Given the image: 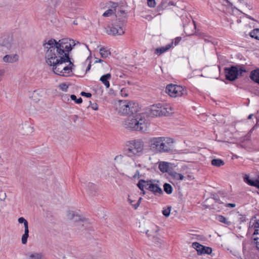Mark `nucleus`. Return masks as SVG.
Returning a JSON list of instances; mask_svg holds the SVG:
<instances>
[{"label":"nucleus","instance_id":"obj_12","mask_svg":"<svg viewBox=\"0 0 259 259\" xmlns=\"http://www.w3.org/2000/svg\"><path fill=\"white\" fill-rule=\"evenodd\" d=\"M13 45V37L12 35H4L1 38L0 46L8 50L12 48Z\"/></svg>","mask_w":259,"mask_h":259},{"label":"nucleus","instance_id":"obj_62","mask_svg":"<svg viewBox=\"0 0 259 259\" xmlns=\"http://www.w3.org/2000/svg\"><path fill=\"white\" fill-rule=\"evenodd\" d=\"M214 199L217 200L218 199H217V198H214Z\"/></svg>","mask_w":259,"mask_h":259},{"label":"nucleus","instance_id":"obj_6","mask_svg":"<svg viewBox=\"0 0 259 259\" xmlns=\"http://www.w3.org/2000/svg\"><path fill=\"white\" fill-rule=\"evenodd\" d=\"M165 92L171 97H181L187 94L185 88L173 84H169L166 86Z\"/></svg>","mask_w":259,"mask_h":259},{"label":"nucleus","instance_id":"obj_25","mask_svg":"<svg viewBox=\"0 0 259 259\" xmlns=\"http://www.w3.org/2000/svg\"><path fill=\"white\" fill-rule=\"evenodd\" d=\"M159 169L162 172H166L168 171L169 165L167 162H162L159 164Z\"/></svg>","mask_w":259,"mask_h":259},{"label":"nucleus","instance_id":"obj_20","mask_svg":"<svg viewBox=\"0 0 259 259\" xmlns=\"http://www.w3.org/2000/svg\"><path fill=\"white\" fill-rule=\"evenodd\" d=\"M111 77V74L107 73L105 75H102L100 78V80L104 84V85L107 89H108L110 87V83L109 81V79H110Z\"/></svg>","mask_w":259,"mask_h":259},{"label":"nucleus","instance_id":"obj_26","mask_svg":"<svg viewBox=\"0 0 259 259\" xmlns=\"http://www.w3.org/2000/svg\"><path fill=\"white\" fill-rule=\"evenodd\" d=\"M211 163L212 165L217 167H220L225 164L224 161L221 159H213Z\"/></svg>","mask_w":259,"mask_h":259},{"label":"nucleus","instance_id":"obj_15","mask_svg":"<svg viewBox=\"0 0 259 259\" xmlns=\"http://www.w3.org/2000/svg\"><path fill=\"white\" fill-rule=\"evenodd\" d=\"M243 180L249 186L255 187L259 189V175L257 176V179L253 180L249 179L248 175H245L243 178Z\"/></svg>","mask_w":259,"mask_h":259},{"label":"nucleus","instance_id":"obj_29","mask_svg":"<svg viewBox=\"0 0 259 259\" xmlns=\"http://www.w3.org/2000/svg\"><path fill=\"white\" fill-rule=\"evenodd\" d=\"M249 35L252 38L259 40V28H255L252 30L249 33Z\"/></svg>","mask_w":259,"mask_h":259},{"label":"nucleus","instance_id":"obj_27","mask_svg":"<svg viewBox=\"0 0 259 259\" xmlns=\"http://www.w3.org/2000/svg\"><path fill=\"white\" fill-rule=\"evenodd\" d=\"M29 236V229L28 228H24V233L22 236V243L23 244H25L27 243V239Z\"/></svg>","mask_w":259,"mask_h":259},{"label":"nucleus","instance_id":"obj_30","mask_svg":"<svg viewBox=\"0 0 259 259\" xmlns=\"http://www.w3.org/2000/svg\"><path fill=\"white\" fill-rule=\"evenodd\" d=\"M217 220L227 225L230 226L232 224L231 222L228 221L225 217L220 215H218L217 217Z\"/></svg>","mask_w":259,"mask_h":259},{"label":"nucleus","instance_id":"obj_60","mask_svg":"<svg viewBox=\"0 0 259 259\" xmlns=\"http://www.w3.org/2000/svg\"><path fill=\"white\" fill-rule=\"evenodd\" d=\"M74 24H75V25L77 24L76 22H75V21L74 22Z\"/></svg>","mask_w":259,"mask_h":259},{"label":"nucleus","instance_id":"obj_44","mask_svg":"<svg viewBox=\"0 0 259 259\" xmlns=\"http://www.w3.org/2000/svg\"><path fill=\"white\" fill-rule=\"evenodd\" d=\"M181 39H182V37H176L175 39V42H174L175 45L177 46V45H178L179 44V42H180V41L181 40Z\"/></svg>","mask_w":259,"mask_h":259},{"label":"nucleus","instance_id":"obj_40","mask_svg":"<svg viewBox=\"0 0 259 259\" xmlns=\"http://www.w3.org/2000/svg\"><path fill=\"white\" fill-rule=\"evenodd\" d=\"M60 89L63 91H66L68 89V86L64 83H61L60 85Z\"/></svg>","mask_w":259,"mask_h":259},{"label":"nucleus","instance_id":"obj_56","mask_svg":"<svg viewBox=\"0 0 259 259\" xmlns=\"http://www.w3.org/2000/svg\"><path fill=\"white\" fill-rule=\"evenodd\" d=\"M121 95H122V96H124V97H126V96H127V94H125H125L123 93H122V91H121Z\"/></svg>","mask_w":259,"mask_h":259},{"label":"nucleus","instance_id":"obj_32","mask_svg":"<svg viewBox=\"0 0 259 259\" xmlns=\"http://www.w3.org/2000/svg\"><path fill=\"white\" fill-rule=\"evenodd\" d=\"M171 176L172 178L177 180H183L184 178V177L182 174L176 172H172Z\"/></svg>","mask_w":259,"mask_h":259},{"label":"nucleus","instance_id":"obj_47","mask_svg":"<svg viewBox=\"0 0 259 259\" xmlns=\"http://www.w3.org/2000/svg\"><path fill=\"white\" fill-rule=\"evenodd\" d=\"M92 108L94 110H97L98 109V106L97 104L94 103L92 105Z\"/></svg>","mask_w":259,"mask_h":259},{"label":"nucleus","instance_id":"obj_4","mask_svg":"<svg viewBox=\"0 0 259 259\" xmlns=\"http://www.w3.org/2000/svg\"><path fill=\"white\" fill-rule=\"evenodd\" d=\"M126 153L128 156H140L143 154L144 144L141 139L131 140L127 142Z\"/></svg>","mask_w":259,"mask_h":259},{"label":"nucleus","instance_id":"obj_61","mask_svg":"<svg viewBox=\"0 0 259 259\" xmlns=\"http://www.w3.org/2000/svg\"><path fill=\"white\" fill-rule=\"evenodd\" d=\"M214 199L217 200L218 199H217V198H214Z\"/></svg>","mask_w":259,"mask_h":259},{"label":"nucleus","instance_id":"obj_13","mask_svg":"<svg viewBox=\"0 0 259 259\" xmlns=\"http://www.w3.org/2000/svg\"><path fill=\"white\" fill-rule=\"evenodd\" d=\"M87 192L91 197H95L99 195L98 187L93 183H88L86 185Z\"/></svg>","mask_w":259,"mask_h":259},{"label":"nucleus","instance_id":"obj_42","mask_svg":"<svg viewBox=\"0 0 259 259\" xmlns=\"http://www.w3.org/2000/svg\"><path fill=\"white\" fill-rule=\"evenodd\" d=\"M80 94L81 96L86 97L87 98H90L92 96V94L91 93H86L84 92H82Z\"/></svg>","mask_w":259,"mask_h":259},{"label":"nucleus","instance_id":"obj_37","mask_svg":"<svg viewBox=\"0 0 259 259\" xmlns=\"http://www.w3.org/2000/svg\"><path fill=\"white\" fill-rule=\"evenodd\" d=\"M147 5L149 7L153 8L156 5L155 0H147Z\"/></svg>","mask_w":259,"mask_h":259},{"label":"nucleus","instance_id":"obj_43","mask_svg":"<svg viewBox=\"0 0 259 259\" xmlns=\"http://www.w3.org/2000/svg\"><path fill=\"white\" fill-rule=\"evenodd\" d=\"M142 199V198L141 197L139 198L138 202L136 204H134V205H133V207L135 209H137L139 207Z\"/></svg>","mask_w":259,"mask_h":259},{"label":"nucleus","instance_id":"obj_50","mask_svg":"<svg viewBox=\"0 0 259 259\" xmlns=\"http://www.w3.org/2000/svg\"><path fill=\"white\" fill-rule=\"evenodd\" d=\"M139 175H140V172L138 170H137L136 172V174L133 176V177L134 178H139Z\"/></svg>","mask_w":259,"mask_h":259},{"label":"nucleus","instance_id":"obj_39","mask_svg":"<svg viewBox=\"0 0 259 259\" xmlns=\"http://www.w3.org/2000/svg\"><path fill=\"white\" fill-rule=\"evenodd\" d=\"M255 237H258L259 240V229H256L254 230V231L252 234V238L253 239V238Z\"/></svg>","mask_w":259,"mask_h":259},{"label":"nucleus","instance_id":"obj_21","mask_svg":"<svg viewBox=\"0 0 259 259\" xmlns=\"http://www.w3.org/2000/svg\"><path fill=\"white\" fill-rule=\"evenodd\" d=\"M27 256L31 259H41L44 257V254L41 252H29L27 253Z\"/></svg>","mask_w":259,"mask_h":259},{"label":"nucleus","instance_id":"obj_14","mask_svg":"<svg viewBox=\"0 0 259 259\" xmlns=\"http://www.w3.org/2000/svg\"><path fill=\"white\" fill-rule=\"evenodd\" d=\"M159 231V227L158 226H155V228L151 230L150 231L149 230H147L146 232V234L148 237L153 235V241L157 244H161L162 241V239L158 236L156 234Z\"/></svg>","mask_w":259,"mask_h":259},{"label":"nucleus","instance_id":"obj_58","mask_svg":"<svg viewBox=\"0 0 259 259\" xmlns=\"http://www.w3.org/2000/svg\"><path fill=\"white\" fill-rule=\"evenodd\" d=\"M243 0H238V1L239 2V3H241V2H242Z\"/></svg>","mask_w":259,"mask_h":259},{"label":"nucleus","instance_id":"obj_19","mask_svg":"<svg viewBox=\"0 0 259 259\" xmlns=\"http://www.w3.org/2000/svg\"><path fill=\"white\" fill-rule=\"evenodd\" d=\"M172 45L173 42H171L170 44L166 45L165 46L158 48L155 49V53L159 56L162 53L168 51L170 48H171L172 47Z\"/></svg>","mask_w":259,"mask_h":259},{"label":"nucleus","instance_id":"obj_11","mask_svg":"<svg viewBox=\"0 0 259 259\" xmlns=\"http://www.w3.org/2000/svg\"><path fill=\"white\" fill-rule=\"evenodd\" d=\"M192 246L197 251V254L199 255L210 254L212 253V250L211 247L203 246L197 242H193Z\"/></svg>","mask_w":259,"mask_h":259},{"label":"nucleus","instance_id":"obj_53","mask_svg":"<svg viewBox=\"0 0 259 259\" xmlns=\"http://www.w3.org/2000/svg\"><path fill=\"white\" fill-rule=\"evenodd\" d=\"M128 201L129 202V203L133 206V201L132 200H131L130 198H128Z\"/></svg>","mask_w":259,"mask_h":259},{"label":"nucleus","instance_id":"obj_55","mask_svg":"<svg viewBox=\"0 0 259 259\" xmlns=\"http://www.w3.org/2000/svg\"><path fill=\"white\" fill-rule=\"evenodd\" d=\"M103 60H102V59H99V60H96V61H95V63H101V62H103Z\"/></svg>","mask_w":259,"mask_h":259},{"label":"nucleus","instance_id":"obj_45","mask_svg":"<svg viewBox=\"0 0 259 259\" xmlns=\"http://www.w3.org/2000/svg\"><path fill=\"white\" fill-rule=\"evenodd\" d=\"M117 15L118 16H121L122 17H125V13L124 11L120 10L117 12Z\"/></svg>","mask_w":259,"mask_h":259},{"label":"nucleus","instance_id":"obj_36","mask_svg":"<svg viewBox=\"0 0 259 259\" xmlns=\"http://www.w3.org/2000/svg\"><path fill=\"white\" fill-rule=\"evenodd\" d=\"M238 67V75L240 74V75H242L243 73L246 72V70L245 68L242 67V66H237Z\"/></svg>","mask_w":259,"mask_h":259},{"label":"nucleus","instance_id":"obj_7","mask_svg":"<svg viewBox=\"0 0 259 259\" xmlns=\"http://www.w3.org/2000/svg\"><path fill=\"white\" fill-rule=\"evenodd\" d=\"M123 23L118 21L112 25L111 26L107 27L106 32L111 35H121L124 34V30L123 27Z\"/></svg>","mask_w":259,"mask_h":259},{"label":"nucleus","instance_id":"obj_34","mask_svg":"<svg viewBox=\"0 0 259 259\" xmlns=\"http://www.w3.org/2000/svg\"><path fill=\"white\" fill-rule=\"evenodd\" d=\"M71 100L75 101L77 104H80L82 102V98L81 97L77 99L76 96L75 95H71L70 96Z\"/></svg>","mask_w":259,"mask_h":259},{"label":"nucleus","instance_id":"obj_1","mask_svg":"<svg viewBox=\"0 0 259 259\" xmlns=\"http://www.w3.org/2000/svg\"><path fill=\"white\" fill-rule=\"evenodd\" d=\"M74 45L73 40L68 38L58 41L53 38L44 40L46 63L52 67L54 73L62 76H70L74 65L70 60L69 52L72 49V46Z\"/></svg>","mask_w":259,"mask_h":259},{"label":"nucleus","instance_id":"obj_59","mask_svg":"<svg viewBox=\"0 0 259 259\" xmlns=\"http://www.w3.org/2000/svg\"><path fill=\"white\" fill-rule=\"evenodd\" d=\"M75 119H76L78 118L77 115H75Z\"/></svg>","mask_w":259,"mask_h":259},{"label":"nucleus","instance_id":"obj_9","mask_svg":"<svg viewBox=\"0 0 259 259\" xmlns=\"http://www.w3.org/2000/svg\"><path fill=\"white\" fill-rule=\"evenodd\" d=\"M171 108H165L163 106L158 107L153 105L150 110V114L152 116H168L170 113Z\"/></svg>","mask_w":259,"mask_h":259},{"label":"nucleus","instance_id":"obj_35","mask_svg":"<svg viewBox=\"0 0 259 259\" xmlns=\"http://www.w3.org/2000/svg\"><path fill=\"white\" fill-rule=\"evenodd\" d=\"M171 206H168L167 208L162 210V214L166 217H168L170 212Z\"/></svg>","mask_w":259,"mask_h":259},{"label":"nucleus","instance_id":"obj_49","mask_svg":"<svg viewBox=\"0 0 259 259\" xmlns=\"http://www.w3.org/2000/svg\"><path fill=\"white\" fill-rule=\"evenodd\" d=\"M253 226H254V230L256 229H259V223L257 222H255L253 223Z\"/></svg>","mask_w":259,"mask_h":259},{"label":"nucleus","instance_id":"obj_10","mask_svg":"<svg viewBox=\"0 0 259 259\" xmlns=\"http://www.w3.org/2000/svg\"><path fill=\"white\" fill-rule=\"evenodd\" d=\"M237 66H231L230 67H226L224 72L226 79L230 81H234L238 78V70Z\"/></svg>","mask_w":259,"mask_h":259},{"label":"nucleus","instance_id":"obj_48","mask_svg":"<svg viewBox=\"0 0 259 259\" xmlns=\"http://www.w3.org/2000/svg\"><path fill=\"white\" fill-rule=\"evenodd\" d=\"M225 206L226 207H235L236 204L235 203H227Z\"/></svg>","mask_w":259,"mask_h":259},{"label":"nucleus","instance_id":"obj_31","mask_svg":"<svg viewBox=\"0 0 259 259\" xmlns=\"http://www.w3.org/2000/svg\"><path fill=\"white\" fill-rule=\"evenodd\" d=\"M164 191L168 194H170L172 192V186L168 184L165 183L163 185Z\"/></svg>","mask_w":259,"mask_h":259},{"label":"nucleus","instance_id":"obj_24","mask_svg":"<svg viewBox=\"0 0 259 259\" xmlns=\"http://www.w3.org/2000/svg\"><path fill=\"white\" fill-rule=\"evenodd\" d=\"M112 5L111 6V7L113 9H108L107 11H106L103 14V16L104 17H109L111 16L112 14L114 13V11H115V9L118 6V4L116 3H112Z\"/></svg>","mask_w":259,"mask_h":259},{"label":"nucleus","instance_id":"obj_8","mask_svg":"<svg viewBox=\"0 0 259 259\" xmlns=\"http://www.w3.org/2000/svg\"><path fill=\"white\" fill-rule=\"evenodd\" d=\"M67 218L68 220H71L75 223H81L82 227L87 228L89 225L88 221L78 212L74 211H68L67 214Z\"/></svg>","mask_w":259,"mask_h":259},{"label":"nucleus","instance_id":"obj_18","mask_svg":"<svg viewBox=\"0 0 259 259\" xmlns=\"http://www.w3.org/2000/svg\"><path fill=\"white\" fill-rule=\"evenodd\" d=\"M149 190L153 192L155 195H160L163 193L161 188L157 184L152 183L151 185H150V186H149Z\"/></svg>","mask_w":259,"mask_h":259},{"label":"nucleus","instance_id":"obj_57","mask_svg":"<svg viewBox=\"0 0 259 259\" xmlns=\"http://www.w3.org/2000/svg\"><path fill=\"white\" fill-rule=\"evenodd\" d=\"M252 116H253V114H250V115H249V116H248V118H248V119H251V118H252Z\"/></svg>","mask_w":259,"mask_h":259},{"label":"nucleus","instance_id":"obj_41","mask_svg":"<svg viewBox=\"0 0 259 259\" xmlns=\"http://www.w3.org/2000/svg\"><path fill=\"white\" fill-rule=\"evenodd\" d=\"M6 194L5 192H0V200H4L6 198Z\"/></svg>","mask_w":259,"mask_h":259},{"label":"nucleus","instance_id":"obj_22","mask_svg":"<svg viewBox=\"0 0 259 259\" xmlns=\"http://www.w3.org/2000/svg\"><path fill=\"white\" fill-rule=\"evenodd\" d=\"M250 79L259 84V69H256L251 71L250 74Z\"/></svg>","mask_w":259,"mask_h":259},{"label":"nucleus","instance_id":"obj_17","mask_svg":"<svg viewBox=\"0 0 259 259\" xmlns=\"http://www.w3.org/2000/svg\"><path fill=\"white\" fill-rule=\"evenodd\" d=\"M151 182L152 180L146 181L144 180L141 179L139 181L137 186L139 187V188L142 191H144V188H146L147 190H149V186H150V185H151Z\"/></svg>","mask_w":259,"mask_h":259},{"label":"nucleus","instance_id":"obj_54","mask_svg":"<svg viewBox=\"0 0 259 259\" xmlns=\"http://www.w3.org/2000/svg\"><path fill=\"white\" fill-rule=\"evenodd\" d=\"M230 6H232L233 4L230 2L229 1V0H225Z\"/></svg>","mask_w":259,"mask_h":259},{"label":"nucleus","instance_id":"obj_16","mask_svg":"<svg viewBox=\"0 0 259 259\" xmlns=\"http://www.w3.org/2000/svg\"><path fill=\"white\" fill-rule=\"evenodd\" d=\"M19 58L17 54L7 55L3 57V61L6 63H13L17 62Z\"/></svg>","mask_w":259,"mask_h":259},{"label":"nucleus","instance_id":"obj_3","mask_svg":"<svg viewBox=\"0 0 259 259\" xmlns=\"http://www.w3.org/2000/svg\"><path fill=\"white\" fill-rule=\"evenodd\" d=\"M145 114L144 113H138L129 116L123 122L125 128L132 131L144 132L146 129Z\"/></svg>","mask_w":259,"mask_h":259},{"label":"nucleus","instance_id":"obj_51","mask_svg":"<svg viewBox=\"0 0 259 259\" xmlns=\"http://www.w3.org/2000/svg\"><path fill=\"white\" fill-rule=\"evenodd\" d=\"M145 18L148 20H151L153 18V17L151 15H146Z\"/></svg>","mask_w":259,"mask_h":259},{"label":"nucleus","instance_id":"obj_33","mask_svg":"<svg viewBox=\"0 0 259 259\" xmlns=\"http://www.w3.org/2000/svg\"><path fill=\"white\" fill-rule=\"evenodd\" d=\"M18 221L19 223H20V224H22V223L24 224V228H28V223L27 221V220L26 219H25L24 218H23V217L19 218L18 220Z\"/></svg>","mask_w":259,"mask_h":259},{"label":"nucleus","instance_id":"obj_46","mask_svg":"<svg viewBox=\"0 0 259 259\" xmlns=\"http://www.w3.org/2000/svg\"><path fill=\"white\" fill-rule=\"evenodd\" d=\"M240 12H241V13H242L244 15V16L246 18H248L249 19H250L251 20H253V21H255V19L254 18H253L251 16H249V15H247V14H246L245 13H243L241 11H240Z\"/></svg>","mask_w":259,"mask_h":259},{"label":"nucleus","instance_id":"obj_5","mask_svg":"<svg viewBox=\"0 0 259 259\" xmlns=\"http://www.w3.org/2000/svg\"><path fill=\"white\" fill-rule=\"evenodd\" d=\"M139 110L137 103L127 100L121 101L119 103L118 112L121 114L131 116L138 113Z\"/></svg>","mask_w":259,"mask_h":259},{"label":"nucleus","instance_id":"obj_38","mask_svg":"<svg viewBox=\"0 0 259 259\" xmlns=\"http://www.w3.org/2000/svg\"><path fill=\"white\" fill-rule=\"evenodd\" d=\"M254 244L256 245L257 249H259V240L258 237L253 238Z\"/></svg>","mask_w":259,"mask_h":259},{"label":"nucleus","instance_id":"obj_52","mask_svg":"<svg viewBox=\"0 0 259 259\" xmlns=\"http://www.w3.org/2000/svg\"><path fill=\"white\" fill-rule=\"evenodd\" d=\"M91 63L89 64L87 69H86V72H88V71H89L91 69Z\"/></svg>","mask_w":259,"mask_h":259},{"label":"nucleus","instance_id":"obj_2","mask_svg":"<svg viewBox=\"0 0 259 259\" xmlns=\"http://www.w3.org/2000/svg\"><path fill=\"white\" fill-rule=\"evenodd\" d=\"M173 140L164 137H153L149 139L150 150L155 153L168 152L172 150Z\"/></svg>","mask_w":259,"mask_h":259},{"label":"nucleus","instance_id":"obj_28","mask_svg":"<svg viewBox=\"0 0 259 259\" xmlns=\"http://www.w3.org/2000/svg\"><path fill=\"white\" fill-rule=\"evenodd\" d=\"M100 54L102 58H105L110 55V52L106 48L102 47L100 49Z\"/></svg>","mask_w":259,"mask_h":259},{"label":"nucleus","instance_id":"obj_23","mask_svg":"<svg viewBox=\"0 0 259 259\" xmlns=\"http://www.w3.org/2000/svg\"><path fill=\"white\" fill-rule=\"evenodd\" d=\"M240 4L245 8L249 10H252L253 9V2L252 0H243Z\"/></svg>","mask_w":259,"mask_h":259}]
</instances>
